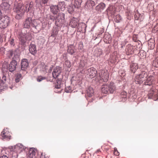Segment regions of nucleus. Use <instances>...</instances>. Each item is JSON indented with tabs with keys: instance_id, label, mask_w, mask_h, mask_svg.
I'll use <instances>...</instances> for the list:
<instances>
[{
	"instance_id": "nucleus-1",
	"label": "nucleus",
	"mask_w": 158,
	"mask_h": 158,
	"mask_svg": "<svg viewBox=\"0 0 158 158\" xmlns=\"http://www.w3.org/2000/svg\"><path fill=\"white\" fill-rule=\"evenodd\" d=\"M148 76L147 72L145 71H142L139 75L136 76L135 77V82L136 84H141L144 81V78Z\"/></svg>"
},
{
	"instance_id": "nucleus-2",
	"label": "nucleus",
	"mask_w": 158,
	"mask_h": 158,
	"mask_svg": "<svg viewBox=\"0 0 158 158\" xmlns=\"http://www.w3.org/2000/svg\"><path fill=\"white\" fill-rule=\"evenodd\" d=\"M99 76L101 80L106 82L109 79V75L108 71L106 70H100L99 73Z\"/></svg>"
},
{
	"instance_id": "nucleus-3",
	"label": "nucleus",
	"mask_w": 158,
	"mask_h": 158,
	"mask_svg": "<svg viewBox=\"0 0 158 158\" xmlns=\"http://www.w3.org/2000/svg\"><path fill=\"white\" fill-rule=\"evenodd\" d=\"M64 14L60 13L57 16L55 19V25L57 26H60L63 23L64 19Z\"/></svg>"
},
{
	"instance_id": "nucleus-4",
	"label": "nucleus",
	"mask_w": 158,
	"mask_h": 158,
	"mask_svg": "<svg viewBox=\"0 0 158 158\" xmlns=\"http://www.w3.org/2000/svg\"><path fill=\"white\" fill-rule=\"evenodd\" d=\"M9 22V18L7 16L2 18L0 19V28H6L8 26Z\"/></svg>"
},
{
	"instance_id": "nucleus-5",
	"label": "nucleus",
	"mask_w": 158,
	"mask_h": 158,
	"mask_svg": "<svg viewBox=\"0 0 158 158\" xmlns=\"http://www.w3.org/2000/svg\"><path fill=\"white\" fill-rule=\"evenodd\" d=\"M144 84L145 85H151L155 83V78L153 76L150 75L144 79Z\"/></svg>"
},
{
	"instance_id": "nucleus-6",
	"label": "nucleus",
	"mask_w": 158,
	"mask_h": 158,
	"mask_svg": "<svg viewBox=\"0 0 158 158\" xmlns=\"http://www.w3.org/2000/svg\"><path fill=\"white\" fill-rule=\"evenodd\" d=\"M1 135L3 139H10L11 137V133L9 129L7 128L4 129L1 133Z\"/></svg>"
},
{
	"instance_id": "nucleus-7",
	"label": "nucleus",
	"mask_w": 158,
	"mask_h": 158,
	"mask_svg": "<svg viewBox=\"0 0 158 158\" xmlns=\"http://www.w3.org/2000/svg\"><path fill=\"white\" fill-rule=\"evenodd\" d=\"M87 75L89 78H92L96 76L97 71L95 68L92 67L89 69L88 70Z\"/></svg>"
},
{
	"instance_id": "nucleus-8",
	"label": "nucleus",
	"mask_w": 158,
	"mask_h": 158,
	"mask_svg": "<svg viewBox=\"0 0 158 158\" xmlns=\"http://www.w3.org/2000/svg\"><path fill=\"white\" fill-rule=\"evenodd\" d=\"M79 22V20L78 18L73 17L71 19L69 25L73 28H77Z\"/></svg>"
},
{
	"instance_id": "nucleus-9",
	"label": "nucleus",
	"mask_w": 158,
	"mask_h": 158,
	"mask_svg": "<svg viewBox=\"0 0 158 158\" xmlns=\"http://www.w3.org/2000/svg\"><path fill=\"white\" fill-rule=\"evenodd\" d=\"M61 73V68L59 67H56L55 68L52 72V76L54 78H58L59 75Z\"/></svg>"
},
{
	"instance_id": "nucleus-10",
	"label": "nucleus",
	"mask_w": 158,
	"mask_h": 158,
	"mask_svg": "<svg viewBox=\"0 0 158 158\" xmlns=\"http://www.w3.org/2000/svg\"><path fill=\"white\" fill-rule=\"evenodd\" d=\"M125 50L127 55L132 54L134 53L133 47L131 44H128L126 46Z\"/></svg>"
},
{
	"instance_id": "nucleus-11",
	"label": "nucleus",
	"mask_w": 158,
	"mask_h": 158,
	"mask_svg": "<svg viewBox=\"0 0 158 158\" xmlns=\"http://www.w3.org/2000/svg\"><path fill=\"white\" fill-rule=\"evenodd\" d=\"M29 50L30 52L32 55H35L36 54L37 50L35 44L31 43L29 46Z\"/></svg>"
},
{
	"instance_id": "nucleus-12",
	"label": "nucleus",
	"mask_w": 158,
	"mask_h": 158,
	"mask_svg": "<svg viewBox=\"0 0 158 158\" xmlns=\"http://www.w3.org/2000/svg\"><path fill=\"white\" fill-rule=\"evenodd\" d=\"M28 65V60L26 59L22 60L21 63V69L22 70H25Z\"/></svg>"
},
{
	"instance_id": "nucleus-13",
	"label": "nucleus",
	"mask_w": 158,
	"mask_h": 158,
	"mask_svg": "<svg viewBox=\"0 0 158 158\" xmlns=\"http://www.w3.org/2000/svg\"><path fill=\"white\" fill-rule=\"evenodd\" d=\"M17 64L15 60H13L10 62L9 67L10 71L12 72L14 71L16 67Z\"/></svg>"
},
{
	"instance_id": "nucleus-14",
	"label": "nucleus",
	"mask_w": 158,
	"mask_h": 158,
	"mask_svg": "<svg viewBox=\"0 0 158 158\" xmlns=\"http://www.w3.org/2000/svg\"><path fill=\"white\" fill-rule=\"evenodd\" d=\"M109 89V92L113 93L116 89L115 86L113 82H110V84H107Z\"/></svg>"
},
{
	"instance_id": "nucleus-15",
	"label": "nucleus",
	"mask_w": 158,
	"mask_h": 158,
	"mask_svg": "<svg viewBox=\"0 0 158 158\" xmlns=\"http://www.w3.org/2000/svg\"><path fill=\"white\" fill-rule=\"evenodd\" d=\"M127 99V93L123 91L121 92L120 95V101L124 102Z\"/></svg>"
},
{
	"instance_id": "nucleus-16",
	"label": "nucleus",
	"mask_w": 158,
	"mask_h": 158,
	"mask_svg": "<svg viewBox=\"0 0 158 158\" xmlns=\"http://www.w3.org/2000/svg\"><path fill=\"white\" fill-rule=\"evenodd\" d=\"M94 92L93 89L92 87H89L86 90L85 96L86 97H91L93 95Z\"/></svg>"
},
{
	"instance_id": "nucleus-17",
	"label": "nucleus",
	"mask_w": 158,
	"mask_h": 158,
	"mask_svg": "<svg viewBox=\"0 0 158 158\" xmlns=\"http://www.w3.org/2000/svg\"><path fill=\"white\" fill-rule=\"evenodd\" d=\"M34 148H31L29 151V155L27 158H35V152Z\"/></svg>"
},
{
	"instance_id": "nucleus-18",
	"label": "nucleus",
	"mask_w": 158,
	"mask_h": 158,
	"mask_svg": "<svg viewBox=\"0 0 158 158\" xmlns=\"http://www.w3.org/2000/svg\"><path fill=\"white\" fill-rule=\"evenodd\" d=\"M31 18H29L26 19L23 23L24 27L27 28H29L31 26Z\"/></svg>"
},
{
	"instance_id": "nucleus-19",
	"label": "nucleus",
	"mask_w": 158,
	"mask_h": 158,
	"mask_svg": "<svg viewBox=\"0 0 158 158\" xmlns=\"http://www.w3.org/2000/svg\"><path fill=\"white\" fill-rule=\"evenodd\" d=\"M130 70L133 73H135L138 69V67L137 64L136 63H132L130 65Z\"/></svg>"
},
{
	"instance_id": "nucleus-20",
	"label": "nucleus",
	"mask_w": 158,
	"mask_h": 158,
	"mask_svg": "<svg viewBox=\"0 0 158 158\" xmlns=\"http://www.w3.org/2000/svg\"><path fill=\"white\" fill-rule=\"evenodd\" d=\"M68 52L71 54H73L75 52V47L72 45H69L68 46Z\"/></svg>"
},
{
	"instance_id": "nucleus-21",
	"label": "nucleus",
	"mask_w": 158,
	"mask_h": 158,
	"mask_svg": "<svg viewBox=\"0 0 158 158\" xmlns=\"http://www.w3.org/2000/svg\"><path fill=\"white\" fill-rule=\"evenodd\" d=\"M148 44L149 48L150 49H154L155 45V41L152 39H150L148 40Z\"/></svg>"
},
{
	"instance_id": "nucleus-22",
	"label": "nucleus",
	"mask_w": 158,
	"mask_h": 158,
	"mask_svg": "<svg viewBox=\"0 0 158 158\" xmlns=\"http://www.w3.org/2000/svg\"><path fill=\"white\" fill-rule=\"evenodd\" d=\"M85 27V24L83 23H79L77 27V30L80 32L82 31L83 29Z\"/></svg>"
},
{
	"instance_id": "nucleus-23",
	"label": "nucleus",
	"mask_w": 158,
	"mask_h": 158,
	"mask_svg": "<svg viewBox=\"0 0 158 158\" xmlns=\"http://www.w3.org/2000/svg\"><path fill=\"white\" fill-rule=\"evenodd\" d=\"M51 12L53 14H56L59 10L57 6H53L50 7Z\"/></svg>"
},
{
	"instance_id": "nucleus-24",
	"label": "nucleus",
	"mask_w": 158,
	"mask_h": 158,
	"mask_svg": "<svg viewBox=\"0 0 158 158\" xmlns=\"http://www.w3.org/2000/svg\"><path fill=\"white\" fill-rule=\"evenodd\" d=\"M101 91L104 94H107L109 92L107 85H102Z\"/></svg>"
},
{
	"instance_id": "nucleus-25",
	"label": "nucleus",
	"mask_w": 158,
	"mask_h": 158,
	"mask_svg": "<svg viewBox=\"0 0 158 158\" xmlns=\"http://www.w3.org/2000/svg\"><path fill=\"white\" fill-rule=\"evenodd\" d=\"M106 11L107 14H110L111 15H113L115 12L113 7L111 6L109 7L107 9Z\"/></svg>"
},
{
	"instance_id": "nucleus-26",
	"label": "nucleus",
	"mask_w": 158,
	"mask_h": 158,
	"mask_svg": "<svg viewBox=\"0 0 158 158\" xmlns=\"http://www.w3.org/2000/svg\"><path fill=\"white\" fill-rule=\"evenodd\" d=\"M117 59L116 56L112 55L110 57V61L112 63H114L116 62Z\"/></svg>"
},
{
	"instance_id": "nucleus-27",
	"label": "nucleus",
	"mask_w": 158,
	"mask_h": 158,
	"mask_svg": "<svg viewBox=\"0 0 158 158\" xmlns=\"http://www.w3.org/2000/svg\"><path fill=\"white\" fill-rule=\"evenodd\" d=\"M105 7V5L103 3H101L99 4L97 6V9H99L100 10L103 9Z\"/></svg>"
},
{
	"instance_id": "nucleus-28",
	"label": "nucleus",
	"mask_w": 158,
	"mask_h": 158,
	"mask_svg": "<svg viewBox=\"0 0 158 158\" xmlns=\"http://www.w3.org/2000/svg\"><path fill=\"white\" fill-rule=\"evenodd\" d=\"M155 92V89H151L149 92L148 96L151 98L153 95L154 92Z\"/></svg>"
},
{
	"instance_id": "nucleus-29",
	"label": "nucleus",
	"mask_w": 158,
	"mask_h": 158,
	"mask_svg": "<svg viewBox=\"0 0 158 158\" xmlns=\"http://www.w3.org/2000/svg\"><path fill=\"white\" fill-rule=\"evenodd\" d=\"M152 65L153 66L156 67H158V59H156L153 60L152 62Z\"/></svg>"
},
{
	"instance_id": "nucleus-30",
	"label": "nucleus",
	"mask_w": 158,
	"mask_h": 158,
	"mask_svg": "<svg viewBox=\"0 0 158 158\" xmlns=\"http://www.w3.org/2000/svg\"><path fill=\"white\" fill-rule=\"evenodd\" d=\"M28 150V149L25 146L20 143V151H26Z\"/></svg>"
},
{
	"instance_id": "nucleus-31",
	"label": "nucleus",
	"mask_w": 158,
	"mask_h": 158,
	"mask_svg": "<svg viewBox=\"0 0 158 158\" xmlns=\"http://www.w3.org/2000/svg\"><path fill=\"white\" fill-rule=\"evenodd\" d=\"M37 81L38 82H40L42 81L43 80L46 79V77L41 76H39L37 77Z\"/></svg>"
},
{
	"instance_id": "nucleus-32",
	"label": "nucleus",
	"mask_w": 158,
	"mask_h": 158,
	"mask_svg": "<svg viewBox=\"0 0 158 158\" xmlns=\"http://www.w3.org/2000/svg\"><path fill=\"white\" fill-rule=\"evenodd\" d=\"M31 26H32L33 27H34L35 29H37L36 27L37 26V24L35 20L33 21H31Z\"/></svg>"
},
{
	"instance_id": "nucleus-33",
	"label": "nucleus",
	"mask_w": 158,
	"mask_h": 158,
	"mask_svg": "<svg viewBox=\"0 0 158 158\" xmlns=\"http://www.w3.org/2000/svg\"><path fill=\"white\" fill-rule=\"evenodd\" d=\"M65 64L66 66L68 68H70L71 65L70 62L68 60H66L65 62Z\"/></svg>"
},
{
	"instance_id": "nucleus-34",
	"label": "nucleus",
	"mask_w": 158,
	"mask_h": 158,
	"mask_svg": "<svg viewBox=\"0 0 158 158\" xmlns=\"http://www.w3.org/2000/svg\"><path fill=\"white\" fill-rule=\"evenodd\" d=\"M105 38L104 39V41L105 42H106V43H109V41L111 40V38L110 37V35H108V39H107V38H106L105 36Z\"/></svg>"
},
{
	"instance_id": "nucleus-35",
	"label": "nucleus",
	"mask_w": 158,
	"mask_h": 158,
	"mask_svg": "<svg viewBox=\"0 0 158 158\" xmlns=\"http://www.w3.org/2000/svg\"><path fill=\"white\" fill-rule=\"evenodd\" d=\"M116 21L117 22H118L120 21V20H121L122 19V18L119 15H117L116 16Z\"/></svg>"
},
{
	"instance_id": "nucleus-36",
	"label": "nucleus",
	"mask_w": 158,
	"mask_h": 158,
	"mask_svg": "<svg viewBox=\"0 0 158 158\" xmlns=\"http://www.w3.org/2000/svg\"><path fill=\"white\" fill-rule=\"evenodd\" d=\"M102 54V52L101 50H99L98 51V53L97 54H95V55L97 56V57H98L99 56H100Z\"/></svg>"
},
{
	"instance_id": "nucleus-37",
	"label": "nucleus",
	"mask_w": 158,
	"mask_h": 158,
	"mask_svg": "<svg viewBox=\"0 0 158 158\" xmlns=\"http://www.w3.org/2000/svg\"><path fill=\"white\" fill-rule=\"evenodd\" d=\"M55 14H54V15H50V19L54 21V20H55L56 18L57 17L56 16H55Z\"/></svg>"
},
{
	"instance_id": "nucleus-38",
	"label": "nucleus",
	"mask_w": 158,
	"mask_h": 158,
	"mask_svg": "<svg viewBox=\"0 0 158 158\" xmlns=\"http://www.w3.org/2000/svg\"><path fill=\"white\" fill-rule=\"evenodd\" d=\"M71 88L70 87H66L65 89V92L67 93H69L71 92V90L70 89Z\"/></svg>"
},
{
	"instance_id": "nucleus-39",
	"label": "nucleus",
	"mask_w": 158,
	"mask_h": 158,
	"mask_svg": "<svg viewBox=\"0 0 158 158\" xmlns=\"http://www.w3.org/2000/svg\"><path fill=\"white\" fill-rule=\"evenodd\" d=\"M15 11L16 13H19V7H15Z\"/></svg>"
},
{
	"instance_id": "nucleus-40",
	"label": "nucleus",
	"mask_w": 158,
	"mask_h": 158,
	"mask_svg": "<svg viewBox=\"0 0 158 158\" xmlns=\"http://www.w3.org/2000/svg\"><path fill=\"white\" fill-rule=\"evenodd\" d=\"M87 2L88 3H91V4H92V2L93 3V5H92V6H93L94 5V2L93 1H90V0H89V1H87Z\"/></svg>"
},
{
	"instance_id": "nucleus-41",
	"label": "nucleus",
	"mask_w": 158,
	"mask_h": 158,
	"mask_svg": "<svg viewBox=\"0 0 158 158\" xmlns=\"http://www.w3.org/2000/svg\"><path fill=\"white\" fill-rule=\"evenodd\" d=\"M83 45L82 44L80 45H79V49L80 50H82L83 49Z\"/></svg>"
},
{
	"instance_id": "nucleus-42",
	"label": "nucleus",
	"mask_w": 158,
	"mask_h": 158,
	"mask_svg": "<svg viewBox=\"0 0 158 158\" xmlns=\"http://www.w3.org/2000/svg\"><path fill=\"white\" fill-rule=\"evenodd\" d=\"M114 155H115L116 156H118L119 155V152H118V151H115V152H114Z\"/></svg>"
},
{
	"instance_id": "nucleus-43",
	"label": "nucleus",
	"mask_w": 158,
	"mask_h": 158,
	"mask_svg": "<svg viewBox=\"0 0 158 158\" xmlns=\"http://www.w3.org/2000/svg\"><path fill=\"white\" fill-rule=\"evenodd\" d=\"M60 88V85H56L55 86V88H56V89H59V88Z\"/></svg>"
},
{
	"instance_id": "nucleus-44",
	"label": "nucleus",
	"mask_w": 158,
	"mask_h": 158,
	"mask_svg": "<svg viewBox=\"0 0 158 158\" xmlns=\"http://www.w3.org/2000/svg\"><path fill=\"white\" fill-rule=\"evenodd\" d=\"M0 158H8L7 156L5 155H3L2 157H1Z\"/></svg>"
},
{
	"instance_id": "nucleus-45",
	"label": "nucleus",
	"mask_w": 158,
	"mask_h": 158,
	"mask_svg": "<svg viewBox=\"0 0 158 158\" xmlns=\"http://www.w3.org/2000/svg\"><path fill=\"white\" fill-rule=\"evenodd\" d=\"M63 56L64 57H65V59L64 60H65L66 59H67V58H66V55L65 54H64L63 55Z\"/></svg>"
},
{
	"instance_id": "nucleus-46",
	"label": "nucleus",
	"mask_w": 158,
	"mask_h": 158,
	"mask_svg": "<svg viewBox=\"0 0 158 158\" xmlns=\"http://www.w3.org/2000/svg\"><path fill=\"white\" fill-rule=\"evenodd\" d=\"M19 14H18L16 16V18L17 19H19Z\"/></svg>"
},
{
	"instance_id": "nucleus-47",
	"label": "nucleus",
	"mask_w": 158,
	"mask_h": 158,
	"mask_svg": "<svg viewBox=\"0 0 158 158\" xmlns=\"http://www.w3.org/2000/svg\"><path fill=\"white\" fill-rule=\"evenodd\" d=\"M68 11V12H69V13H70V14H72V12L73 11V10H72L71 11H70V10H69Z\"/></svg>"
},
{
	"instance_id": "nucleus-48",
	"label": "nucleus",
	"mask_w": 158,
	"mask_h": 158,
	"mask_svg": "<svg viewBox=\"0 0 158 158\" xmlns=\"http://www.w3.org/2000/svg\"><path fill=\"white\" fill-rule=\"evenodd\" d=\"M2 16V13H1V11L0 10V19L1 18Z\"/></svg>"
},
{
	"instance_id": "nucleus-49",
	"label": "nucleus",
	"mask_w": 158,
	"mask_h": 158,
	"mask_svg": "<svg viewBox=\"0 0 158 158\" xmlns=\"http://www.w3.org/2000/svg\"><path fill=\"white\" fill-rule=\"evenodd\" d=\"M25 40H23V43H22V45H24V44H25Z\"/></svg>"
},
{
	"instance_id": "nucleus-50",
	"label": "nucleus",
	"mask_w": 158,
	"mask_h": 158,
	"mask_svg": "<svg viewBox=\"0 0 158 158\" xmlns=\"http://www.w3.org/2000/svg\"><path fill=\"white\" fill-rule=\"evenodd\" d=\"M16 82H19V79H16Z\"/></svg>"
},
{
	"instance_id": "nucleus-51",
	"label": "nucleus",
	"mask_w": 158,
	"mask_h": 158,
	"mask_svg": "<svg viewBox=\"0 0 158 158\" xmlns=\"http://www.w3.org/2000/svg\"><path fill=\"white\" fill-rule=\"evenodd\" d=\"M115 151H117V148H114V152H115Z\"/></svg>"
},
{
	"instance_id": "nucleus-52",
	"label": "nucleus",
	"mask_w": 158,
	"mask_h": 158,
	"mask_svg": "<svg viewBox=\"0 0 158 158\" xmlns=\"http://www.w3.org/2000/svg\"><path fill=\"white\" fill-rule=\"evenodd\" d=\"M45 1V2H44V3H45L46 2H46V1Z\"/></svg>"
},
{
	"instance_id": "nucleus-53",
	"label": "nucleus",
	"mask_w": 158,
	"mask_h": 158,
	"mask_svg": "<svg viewBox=\"0 0 158 158\" xmlns=\"http://www.w3.org/2000/svg\"><path fill=\"white\" fill-rule=\"evenodd\" d=\"M99 152V150H97V152L98 153V152Z\"/></svg>"
},
{
	"instance_id": "nucleus-54",
	"label": "nucleus",
	"mask_w": 158,
	"mask_h": 158,
	"mask_svg": "<svg viewBox=\"0 0 158 158\" xmlns=\"http://www.w3.org/2000/svg\"><path fill=\"white\" fill-rule=\"evenodd\" d=\"M12 41H11V44H12Z\"/></svg>"
},
{
	"instance_id": "nucleus-55",
	"label": "nucleus",
	"mask_w": 158,
	"mask_h": 158,
	"mask_svg": "<svg viewBox=\"0 0 158 158\" xmlns=\"http://www.w3.org/2000/svg\"><path fill=\"white\" fill-rule=\"evenodd\" d=\"M52 35H53H53H54V34H53Z\"/></svg>"
},
{
	"instance_id": "nucleus-56",
	"label": "nucleus",
	"mask_w": 158,
	"mask_h": 158,
	"mask_svg": "<svg viewBox=\"0 0 158 158\" xmlns=\"http://www.w3.org/2000/svg\"><path fill=\"white\" fill-rule=\"evenodd\" d=\"M4 4H5L6 3H4L3 4V5Z\"/></svg>"
},
{
	"instance_id": "nucleus-57",
	"label": "nucleus",
	"mask_w": 158,
	"mask_h": 158,
	"mask_svg": "<svg viewBox=\"0 0 158 158\" xmlns=\"http://www.w3.org/2000/svg\"><path fill=\"white\" fill-rule=\"evenodd\" d=\"M76 2H78V1H75Z\"/></svg>"
},
{
	"instance_id": "nucleus-58",
	"label": "nucleus",
	"mask_w": 158,
	"mask_h": 158,
	"mask_svg": "<svg viewBox=\"0 0 158 158\" xmlns=\"http://www.w3.org/2000/svg\"><path fill=\"white\" fill-rule=\"evenodd\" d=\"M22 158H24V157H22Z\"/></svg>"
}]
</instances>
